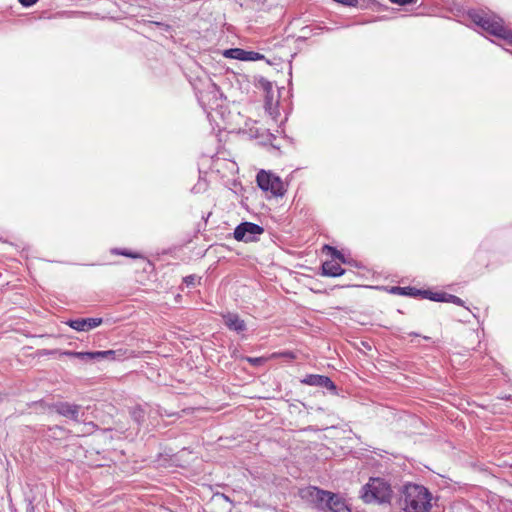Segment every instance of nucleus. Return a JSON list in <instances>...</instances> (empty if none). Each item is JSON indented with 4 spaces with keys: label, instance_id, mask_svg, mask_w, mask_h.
<instances>
[{
    "label": "nucleus",
    "instance_id": "1",
    "mask_svg": "<svg viewBox=\"0 0 512 512\" xmlns=\"http://www.w3.org/2000/svg\"><path fill=\"white\" fill-rule=\"evenodd\" d=\"M300 495L303 499L313 503L322 512H352L346 499L339 493L309 486L302 489Z\"/></svg>",
    "mask_w": 512,
    "mask_h": 512
},
{
    "label": "nucleus",
    "instance_id": "2",
    "mask_svg": "<svg viewBox=\"0 0 512 512\" xmlns=\"http://www.w3.org/2000/svg\"><path fill=\"white\" fill-rule=\"evenodd\" d=\"M432 495L422 485L408 483L403 487L401 501L406 512H429Z\"/></svg>",
    "mask_w": 512,
    "mask_h": 512
},
{
    "label": "nucleus",
    "instance_id": "3",
    "mask_svg": "<svg viewBox=\"0 0 512 512\" xmlns=\"http://www.w3.org/2000/svg\"><path fill=\"white\" fill-rule=\"evenodd\" d=\"M470 18L474 24L480 26L489 34L502 39L508 45H512V31L505 27L500 17L485 12H473L470 13Z\"/></svg>",
    "mask_w": 512,
    "mask_h": 512
},
{
    "label": "nucleus",
    "instance_id": "4",
    "mask_svg": "<svg viewBox=\"0 0 512 512\" xmlns=\"http://www.w3.org/2000/svg\"><path fill=\"white\" fill-rule=\"evenodd\" d=\"M362 500L367 503H389L392 498L391 486L382 478H370L362 487Z\"/></svg>",
    "mask_w": 512,
    "mask_h": 512
},
{
    "label": "nucleus",
    "instance_id": "5",
    "mask_svg": "<svg viewBox=\"0 0 512 512\" xmlns=\"http://www.w3.org/2000/svg\"><path fill=\"white\" fill-rule=\"evenodd\" d=\"M256 182L261 190L270 192L274 197H283L287 191L282 179L270 171L260 170L257 173Z\"/></svg>",
    "mask_w": 512,
    "mask_h": 512
},
{
    "label": "nucleus",
    "instance_id": "6",
    "mask_svg": "<svg viewBox=\"0 0 512 512\" xmlns=\"http://www.w3.org/2000/svg\"><path fill=\"white\" fill-rule=\"evenodd\" d=\"M323 252L331 255L332 259L322 264V274L330 277L343 275L345 270L340 265V262H344L342 253L330 245H324Z\"/></svg>",
    "mask_w": 512,
    "mask_h": 512
},
{
    "label": "nucleus",
    "instance_id": "7",
    "mask_svg": "<svg viewBox=\"0 0 512 512\" xmlns=\"http://www.w3.org/2000/svg\"><path fill=\"white\" fill-rule=\"evenodd\" d=\"M263 231V228L255 223L243 222L235 228L234 238L237 241L249 242L254 239V235H260Z\"/></svg>",
    "mask_w": 512,
    "mask_h": 512
},
{
    "label": "nucleus",
    "instance_id": "8",
    "mask_svg": "<svg viewBox=\"0 0 512 512\" xmlns=\"http://www.w3.org/2000/svg\"><path fill=\"white\" fill-rule=\"evenodd\" d=\"M302 384L309 385V386H317L325 388L332 393H336V386L334 382L327 376L324 375H318V374H309L306 375L302 380Z\"/></svg>",
    "mask_w": 512,
    "mask_h": 512
},
{
    "label": "nucleus",
    "instance_id": "9",
    "mask_svg": "<svg viewBox=\"0 0 512 512\" xmlns=\"http://www.w3.org/2000/svg\"><path fill=\"white\" fill-rule=\"evenodd\" d=\"M102 318H79L75 320H69L67 325L77 331H89L102 324Z\"/></svg>",
    "mask_w": 512,
    "mask_h": 512
},
{
    "label": "nucleus",
    "instance_id": "10",
    "mask_svg": "<svg viewBox=\"0 0 512 512\" xmlns=\"http://www.w3.org/2000/svg\"><path fill=\"white\" fill-rule=\"evenodd\" d=\"M226 58L237 59L242 61H254L261 58L260 54L253 51H245L240 48L228 49L223 54Z\"/></svg>",
    "mask_w": 512,
    "mask_h": 512
},
{
    "label": "nucleus",
    "instance_id": "11",
    "mask_svg": "<svg viewBox=\"0 0 512 512\" xmlns=\"http://www.w3.org/2000/svg\"><path fill=\"white\" fill-rule=\"evenodd\" d=\"M80 411V407L75 404H70L67 402H59L50 407L49 413H56L60 416H68V415H76Z\"/></svg>",
    "mask_w": 512,
    "mask_h": 512
},
{
    "label": "nucleus",
    "instance_id": "12",
    "mask_svg": "<svg viewBox=\"0 0 512 512\" xmlns=\"http://www.w3.org/2000/svg\"><path fill=\"white\" fill-rule=\"evenodd\" d=\"M225 325L233 331L242 332L246 329V324L239 315L235 313H227L223 315Z\"/></svg>",
    "mask_w": 512,
    "mask_h": 512
},
{
    "label": "nucleus",
    "instance_id": "13",
    "mask_svg": "<svg viewBox=\"0 0 512 512\" xmlns=\"http://www.w3.org/2000/svg\"><path fill=\"white\" fill-rule=\"evenodd\" d=\"M61 354L69 356V357L79 358V359H96V358H100V356L102 355L101 353H99V351H95V352L64 351Z\"/></svg>",
    "mask_w": 512,
    "mask_h": 512
},
{
    "label": "nucleus",
    "instance_id": "14",
    "mask_svg": "<svg viewBox=\"0 0 512 512\" xmlns=\"http://www.w3.org/2000/svg\"><path fill=\"white\" fill-rule=\"evenodd\" d=\"M272 358H269L268 357H242V360H245L247 361L248 363H250L251 365L253 366H262L264 365L267 361L271 360Z\"/></svg>",
    "mask_w": 512,
    "mask_h": 512
},
{
    "label": "nucleus",
    "instance_id": "15",
    "mask_svg": "<svg viewBox=\"0 0 512 512\" xmlns=\"http://www.w3.org/2000/svg\"><path fill=\"white\" fill-rule=\"evenodd\" d=\"M286 358L289 360L296 359V354L292 351H284V352H274L269 355V358L276 359V358Z\"/></svg>",
    "mask_w": 512,
    "mask_h": 512
},
{
    "label": "nucleus",
    "instance_id": "16",
    "mask_svg": "<svg viewBox=\"0 0 512 512\" xmlns=\"http://www.w3.org/2000/svg\"><path fill=\"white\" fill-rule=\"evenodd\" d=\"M196 281H197V277L195 275H189V276H186L184 278V282L188 285V286H193L196 284Z\"/></svg>",
    "mask_w": 512,
    "mask_h": 512
},
{
    "label": "nucleus",
    "instance_id": "17",
    "mask_svg": "<svg viewBox=\"0 0 512 512\" xmlns=\"http://www.w3.org/2000/svg\"><path fill=\"white\" fill-rule=\"evenodd\" d=\"M391 3L403 6L407 4L415 3L417 0H389Z\"/></svg>",
    "mask_w": 512,
    "mask_h": 512
},
{
    "label": "nucleus",
    "instance_id": "18",
    "mask_svg": "<svg viewBox=\"0 0 512 512\" xmlns=\"http://www.w3.org/2000/svg\"><path fill=\"white\" fill-rule=\"evenodd\" d=\"M448 301L456 305H462L463 303V301L455 295H449Z\"/></svg>",
    "mask_w": 512,
    "mask_h": 512
},
{
    "label": "nucleus",
    "instance_id": "19",
    "mask_svg": "<svg viewBox=\"0 0 512 512\" xmlns=\"http://www.w3.org/2000/svg\"><path fill=\"white\" fill-rule=\"evenodd\" d=\"M116 254H120V255H124V256H127V257H130V258H137L138 257V254L136 253H132V252H128V251H116Z\"/></svg>",
    "mask_w": 512,
    "mask_h": 512
},
{
    "label": "nucleus",
    "instance_id": "20",
    "mask_svg": "<svg viewBox=\"0 0 512 512\" xmlns=\"http://www.w3.org/2000/svg\"><path fill=\"white\" fill-rule=\"evenodd\" d=\"M23 6L29 7L35 4L38 0H18Z\"/></svg>",
    "mask_w": 512,
    "mask_h": 512
},
{
    "label": "nucleus",
    "instance_id": "21",
    "mask_svg": "<svg viewBox=\"0 0 512 512\" xmlns=\"http://www.w3.org/2000/svg\"><path fill=\"white\" fill-rule=\"evenodd\" d=\"M56 352L57 351L43 349V350L38 351V354L41 355V356H47V355H53Z\"/></svg>",
    "mask_w": 512,
    "mask_h": 512
},
{
    "label": "nucleus",
    "instance_id": "22",
    "mask_svg": "<svg viewBox=\"0 0 512 512\" xmlns=\"http://www.w3.org/2000/svg\"><path fill=\"white\" fill-rule=\"evenodd\" d=\"M99 353L103 354L100 356V358H106V357L113 356L115 354V351L107 350V351H99Z\"/></svg>",
    "mask_w": 512,
    "mask_h": 512
},
{
    "label": "nucleus",
    "instance_id": "23",
    "mask_svg": "<svg viewBox=\"0 0 512 512\" xmlns=\"http://www.w3.org/2000/svg\"><path fill=\"white\" fill-rule=\"evenodd\" d=\"M91 428L92 427H88V429L84 433H89Z\"/></svg>",
    "mask_w": 512,
    "mask_h": 512
},
{
    "label": "nucleus",
    "instance_id": "24",
    "mask_svg": "<svg viewBox=\"0 0 512 512\" xmlns=\"http://www.w3.org/2000/svg\"><path fill=\"white\" fill-rule=\"evenodd\" d=\"M73 421L77 422V418L76 417H73L71 418Z\"/></svg>",
    "mask_w": 512,
    "mask_h": 512
}]
</instances>
